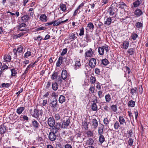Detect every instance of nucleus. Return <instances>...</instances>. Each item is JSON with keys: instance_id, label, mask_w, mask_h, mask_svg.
<instances>
[{"instance_id": "48", "label": "nucleus", "mask_w": 148, "mask_h": 148, "mask_svg": "<svg viewBox=\"0 0 148 148\" xmlns=\"http://www.w3.org/2000/svg\"><path fill=\"white\" fill-rule=\"evenodd\" d=\"M57 73L55 72L52 74V75L51 76V77L52 79H57Z\"/></svg>"}, {"instance_id": "23", "label": "nucleus", "mask_w": 148, "mask_h": 148, "mask_svg": "<svg viewBox=\"0 0 148 148\" xmlns=\"http://www.w3.org/2000/svg\"><path fill=\"white\" fill-rule=\"evenodd\" d=\"M120 123L118 121H116L114 124V129L115 130H118L120 127Z\"/></svg>"}, {"instance_id": "47", "label": "nucleus", "mask_w": 148, "mask_h": 148, "mask_svg": "<svg viewBox=\"0 0 148 148\" xmlns=\"http://www.w3.org/2000/svg\"><path fill=\"white\" fill-rule=\"evenodd\" d=\"M31 53L30 51H27V52L25 53L24 55V57L26 58H27L28 57L31 56Z\"/></svg>"}, {"instance_id": "10", "label": "nucleus", "mask_w": 148, "mask_h": 148, "mask_svg": "<svg viewBox=\"0 0 148 148\" xmlns=\"http://www.w3.org/2000/svg\"><path fill=\"white\" fill-rule=\"evenodd\" d=\"M91 124L92 127L94 129H96L98 125V121L95 119H93L91 121Z\"/></svg>"}, {"instance_id": "27", "label": "nucleus", "mask_w": 148, "mask_h": 148, "mask_svg": "<svg viewBox=\"0 0 148 148\" xmlns=\"http://www.w3.org/2000/svg\"><path fill=\"white\" fill-rule=\"evenodd\" d=\"M91 109L94 111H97L98 110L97 105L96 103L94 102L91 105Z\"/></svg>"}, {"instance_id": "43", "label": "nucleus", "mask_w": 148, "mask_h": 148, "mask_svg": "<svg viewBox=\"0 0 148 148\" xmlns=\"http://www.w3.org/2000/svg\"><path fill=\"white\" fill-rule=\"evenodd\" d=\"M102 62L103 64L104 65H107L108 64H109V61L108 60L106 59H103L102 60Z\"/></svg>"}, {"instance_id": "29", "label": "nucleus", "mask_w": 148, "mask_h": 148, "mask_svg": "<svg viewBox=\"0 0 148 148\" xmlns=\"http://www.w3.org/2000/svg\"><path fill=\"white\" fill-rule=\"evenodd\" d=\"M99 140L101 144L103 143L105 141V138L103 135H99Z\"/></svg>"}, {"instance_id": "39", "label": "nucleus", "mask_w": 148, "mask_h": 148, "mask_svg": "<svg viewBox=\"0 0 148 148\" xmlns=\"http://www.w3.org/2000/svg\"><path fill=\"white\" fill-rule=\"evenodd\" d=\"M87 27H88L89 29H90L93 30L94 27L92 23L89 22L87 24Z\"/></svg>"}, {"instance_id": "64", "label": "nucleus", "mask_w": 148, "mask_h": 148, "mask_svg": "<svg viewBox=\"0 0 148 148\" xmlns=\"http://www.w3.org/2000/svg\"><path fill=\"white\" fill-rule=\"evenodd\" d=\"M34 40H38L40 41L42 39V37L41 36H39L37 37L34 38Z\"/></svg>"}, {"instance_id": "1", "label": "nucleus", "mask_w": 148, "mask_h": 148, "mask_svg": "<svg viewBox=\"0 0 148 148\" xmlns=\"http://www.w3.org/2000/svg\"><path fill=\"white\" fill-rule=\"evenodd\" d=\"M125 117L123 116H120L119 117V122L120 125H123L125 124L126 126H128L130 124V120L126 121L125 120Z\"/></svg>"}, {"instance_id": "13", "label": "nucleus", "mask_w": 148, "mask_h": 148, "mask_svg": "<svg viewBox=\"0 0 148 148\" xmlns=\"http://www.w3.org/2000/svg\"><path fill=\"white\" fill-rule=\"evenodd\" d=\"M75 136L77 138L78 142L82 141L84 140V138L81 133H77Z\"/></svg>"}, {"instance_id": "53", "label": "nucleus", "mask_w": 148, "mask_h": 148, "mask_svg": "<svg viewBox=\"0 0 148 148\" xmlns=\"http://www.w3.org/2000/svg\"><path fill=\"white\" fill-rule=\"evenodd\" d=\"M143 24L139 22H137L136 24V26L138 28H140L142 27Z\"/></svg>"}, {"instance_id": "37", "label": "nucleus", "mask_w": 148, "mask_h": 148, "mask_svg": "<svg viewBox=\"0 0 148 148\" xmlns=\"http://www.w3.org/2000/svg\"><path fill=\"white\" fill-rule=\"evenodd\" d=\"M135 105V102L132 101V100H131L128 103V106L131 107H133Z\"/></svg>"}, {"instance_id": "44", "label": "nucleus", "mask_w": 148, "mask_h": 148, "mask_svg": "<svg viewBox=\"0 0 148 148\" xmlns=\"http://www.w3.org/2000/svg\"><path fill=\"white\" fill-rule=\"evenodd\" d=\"M96 82V78L94 76H91L90 77V83L93 84L95 83Z\"/></svg>"}, {"instance_id": "26", "label": "nucleus", "mask_w": 148, "mask_h": 148, "mask_svg": "<svg viewBox=\"0 0 148 148\" xmlns=\"http://www.w3.org/2000/svg\"><path fill=\"white\" fill-rule=\"evenodd\" d=\"M29 17L27 15H25L22 16L21 18L22 21L23 22H26L29 20Z\"/></svg>"}, {"instance_id": "32", "label": "nucleus", "mask_w": 148, "mask_h": 148, "mask_svg": "<svg viewBox=\"0 0 148 148\" xmlns=\"http://www.w3.org/2000/svg\"><path fill=\"white\" fill-rule=\"evenodd\" d=\"M108 12L110 16L113 15L115 13L114 9L111 8H109L108 9Z\"/></svg>"}, {"instance_id": "40", "label": "nucleus", "mask_w": 148, "mask_h": 148, "mask_svg": "<svg viewBox=\"0 0 148 148\" xmlns=\"http://www.w3.org/2000/svg\"><path fill=\"white\" fill-rule=\"evenodd\" d=\"M110 121L107 118H106L104 119L103 120V123L106 125L107 126L110 123Z\"/></svg>"}, {"instance_id": "8", "label": "nucleus", "mask_w": 148, "mask_h": 148, "mask_svg": "<svg viewBox=\"0 0 148 148\" xmlns=\"http://www.w3.org/2000/svg\"><path fill=\"white\" fill-rule=\"evenodd\" d=\"M31 114L33 117L36 118L38 117V110L37 109H34L33 111L30 110Z\"/></svg>"}, {"instance_id": "24", "label": "nucleus", "mask_w": 148, "mask_h": 148, "mask_svg": "<svg viewBox=\"0 0 148 148\" xmlns=\"http://www.w3.org/2000/svg\"><path fill=\"white\" fill-rule=\"evenodd\" d=\"M60 9L63 12H65L66 10V5L62 3H61L60 5Z\"/></svg>"}, {"instance_id": "9", "label": "nucleus", "mask_w": 148, "mask_h": 148, "mask_svg": "<svg viewBox=\"0 0 148 148\" xmlns=\"http://www.w3.org/2000/svg\"><path fill=\"white\" fill-rule=\"evenodd\" d=\"M93 54V52L91 48L88 50L85 53V56L86 58L90 57Z\"/></svg>"}, {"instance_id": "36", "label": "nucleus", "mask_w": 148, "mask_h": 148, "mask_svg": "<svg viewBox=\"0 0 148 148\" xmlns=\"http://www.w3.org/2000/svg\"><path fill=\"white\" fill-rule=\"evenodd\" d=\"M135 49L134 48H130L127 51L128 53L130 55L134 54L135 52Z\"/></svg>"}, {"instance_id": "46", "label": "nucleus", "mask_w": 148, "mask_h": 148, "mask_svg": "<svg viewBox=\"0 0 148 148\" xmlns=\"http://www.w3.org/2000/svg\"><path fill=\"white\" fill-rule=\"evenodd\" d=\"M112 110L115 112L117 110V107L116 105H112L111 107Z\"/></svg>"}, {"instance_id": "6", "label": "nucleus", "mask_w": 148, "mask_h": 148, "mask_svg": "<svg viewBox=\"0 0 148 148\" xmlns=\"http://www.w3.org/2000/svg\"><path fill=\"white\" fill-rule=\"evenodd\" d=\"M61 77L62 79L66 81L67 80L68 76L67 75V73L65 70H63L61 73Z\"/></svg>"}, {"instance_id": "51", "label": "nucleus", "mask_w": 148, "mask_h": 148, "mask_svg": "<svg viewBox=\"0 0 148 148\" xmlns=\"http://www.w3.org/2000/svg\"><path fill=\"white\" fill-rule=\"evenodd\" d=\"M8 68V66L6 64L3 65L2 67H1V70L4 71L5 69H7Z\"/></svg>"}, {"instance_id": "57", "label": "nucleus", "mask_w": 148, "mask_h": 148, "mask_svg": "<svg viewBox=\"0 0 148 148\" xmlns=\"http://www.w3.org/2000/svg\"><path fill=\"white\" fill-rule=\"evenodd\" d=\"M98 94L99 97L100 98H102L103 96V92L101 91H98Z\"/></svg>"}, {"instance_id": "19", "label": "nucleus", "mask_w": 148, "mask_h": 148, "mask_svg": "<svg viewBox=\"0 0 148 148\" xmlns=\"http://www.w3.org/2000/svg\"><path fill=\"white\" fill-rule=\"evenodd\" d=\"M112 17H109L107 18L106 21H105L104 24L107 26L110 25L112 21Z\"/></svg>"}, {"instance_id": "31", "label": "nucleus", "mask_w": 148, "mask_h": 148, "mask_svg": "<svg viewBox=\"0 0 148 148\" xmlns=\"http://www.w3.org/2000/svg\"><path fill=\"white\" fill-rule=\"evenodd\" d=\"M104 49L103 47H99L98 48V51L100 55H103L104 54Z\"/></svg>"}, {"instance_id": "28", "label": "nucleus", "mask_w": 148, "mask_h": 148, "mask_svg": "<svg viewBox=\"0 0 148 148\" xmlns=\"http://www.w3.org/2000/svg\"><path fill=\"white\" fill-rule=\"evenodd\" d=\"M65 101V97L62 95H60L59 98V103H62L64 102Z\"/></svg>"}, {"instance_id": "38", "label": "nucleus", "mask_w": 148, "mask_h": 148, "mask_svg": "<svg viewBox=\"0 0 148 148\" xmlns=\"http://www.w3.org/2000/svg\"><path fill=\"white\" fill-rule=\"evenodd\" d=\"M60 19H58L57 20H55L53 21V26H58L60 24H61L60 21Z\"/></svg>"}, {"instance_id": "7", "label": "nucleus", "mask_w": 148, "mask_h": 148, "mask_svg": "<svg viewBox=\"0 0 148 148\" xmlns=\"http://www.w3.org/2000/svg\"><path fill=\"white\" fill-rule=\"evenodd\" d=\"M48 123L51 127L54 126L55 123L54 119L52 117H49L48 120Z\"/></svg>"}, {"instance_id": "61", "label": "nucleus", "mask_w": 148, "mask_h": 148, "mask_svg": "<svg viewBox=\"0 0 148 148\" xmlns=\"http://www.w3.org/2000/svg\"><path fill=\"white\" fill-rule=\"evenodd\" d=\"M67 48H65V49H64L62 51V52L61 53V55L62 56H64V55L65 54H66L67 52Z\"/></svg>"}, {"instance_id": "18", "label": "nucleus", "mask_w": 148, "mask_h": 148, "mask_svg": "<svg viewBox=\"0 0 148 148\" xmlns=\"http://www.w3.org/2000/svg\"><path fill=\"white\" fill-rule=\"evenodd\" d=\"M143 13L142 11L140 9H137L134 12V14L137 17L140 16Z\"/></svg>"}, {"instance_id": "52", "label": "nucleus", "mask_w": 148, "mask_h": 148, "mask_svg": "<svg viewBox=\"0 0 148 148\" xmlns=\"http://www.w3.org/2000/svg\"><path fill=\"white\" fill-rule=\"evenodd\" d=\"M42 102L40 103V105L42 106H45L47 103V99L42 100Z\"/></svg>"}, {"instance_id": "3", "label": "nucleus", "mask_w": 148, "mask_h": 148, "mask_svg": "<svg viewBox=\"0 0 148 148\" xmlns=\"http://www.w3.org/2000/svg\"><path fill=\"white\" fill-rule=\"evenodd\" d=\"M24 47V46L23 45H21L18 46L17 49L15 48L13 49L14 55L16 56V57L17 53H22L23 51Z\"/></svg>"}, {"instance_id": "15", "label": "nucleus", "mask_w": 148, "mask_h": 148, "mask_svg": "<svg viewBox=\"0 0 148 148\" xmlns=\"http://www.w3.org/2000/svg\"><path fill=\"white\" fill-rule=\"evenodd\" d=\"M40 20L42 22H46L47 21L48 18L45 14H41L40 17Z\"/></svg>"}, {"instance_id": "59", "label": "nucleus", "mask_w": 148, "mask_h": 148, "mask_svg": "<svg viewBox=\"0 0 148 148\" xmlns=\"http://www.w3.org/2000/svg\"><path fill=\"white\" fill-rule=\"evenodd\" d=\"M133 139L132 138H130L128 141L129 145L130 146H132L133 145Z\"/></svg>"}, {"instance_id": "33", "label": "nucleus", "mask_w": 148, "mask_h": 148, "mask_svg": "<svg viewBox=\"0 0 148 148\" xmlns=\"http://www.w3.org/2000/svg\"><path fill=\"white\" fill-rule=\"evenodd\" d=\"M105 98L106 102H109L111 100L110 95L108 94L105 96Z\"/></svg>"}, {"instance_id": "14", "label": "nucleus", "mask_w": 148, "mask_h": 148, "mask_svg": "<svg viewBox=\"0 0 148 148\" xmlns=\"http://www.w3.org/2000/svg\"><path fill=\"white\" fill-rule=\"evenodd\" d=\"M70 123V120L69 119L67 120L66 121H64L62 123V127L64 128H66L69 125Z\"/></svg>"}, {"instance_id": "11", "label": "nucleus", "mask_w": 148, "mask_h": 148, "mask_svg": "<svg viewBox=\"0 0 148 148\" xmlns=\"http://www.w3.org/2000/svg\"><path fill=\"white\" fill-rule=\"evenodd\" d=\"M32 125L34 128L36 130L40 126L38 122L34 119L32 120Z\"/></svg>"}, {"instance_id": "60", "label": "nucleus", "mask_w": 148, "mask_h": 148, "mask_svg": "<svg viewBox=\"0 0 148 148\" xmlns=\"http://www.w3.org/2000/svg\"><path fill=\"white\" fill-rule=\"evenodd\" d=\"M95 73L97 74V75H100V70L97 68H96L95 69Z\"/></svg>"}, {"instance_id": "2", "label": "nucleus", "mask_w": 148, "mask_h": 148, "mask_svg": "<svg viewBox=\"0 0 148 148\" xmlns=\"http://www.w3.org/2000/svg\"><path fill=\"white\" fill-rule=\"evenodd\" d=\"M49 105L54 111H56L58 109V101L56 98H54L50 103Z\"/></svg>"}, {"instance_id": "22", "label": "nucleus", "mask_w": 148, "mask_h": 148, "mask_svg": "<svg viewBox=\"0 0 148 148\" xmlns=\"http://www.w3.org/2000/svg\"><path fill=\"white\" fill-rule=\"evenodd\" d=\"M63 59V58L62 57L60 56L56 64L57 67H59L62 63Z\"/></svg>"}, {"instance_id": "49", "label": "nucleus", "mask_w": 148, "mask_h": 148, "mask_svg": "<svg viewBox=\"0 0 148 148\" xmlns=\"http://www.w3.org/2000/svg\"><path fill=\"white\" fill-rule=\"evenodd\" d=\"M1 86L2 88H8L10 86V84L8 83L6 84L3 83L1 84Z\"/></svg>"}, {"instance_id": "58", "label": "nucleus", "mask_w": 148, "mask_h": 148, "mask_svg": "<svg viewBox=\"0 0 148 148\" xmlns=\"http://www.w3.org/2000/svg\"><path fill=\"white\" fill-rule=\"evenodd\" d=\"M84 29L83 27H82L80 29V32L79 34V35L82 36L84 35Z\"/></svg>"}, {"instance_id": "35", "label": "nucleus", "mask_w": 148, "mask_h": 148, "mask_svg": "<svg viewBox=\"0 0 148 148\" xmlns=\"http://www.w3.org/2000/svg\"><path fill=\"white\" fill-rule=\"evenodd\" d=\"M94 143V141L92 138H90L87 141L86 143L88 145H92Z\"/></svg>"}, {"instance_id": "41", "label": "nucleus", "mask_w": 148, "mask_h": 148, "mask_svg": "<svg viewBox=\"0 0 148 148\" xmlns=\"http://www.w3.org/2000/svg\"><path fill=\"white\" fill-rule=\"evenodd\" d=\"M54 117L56 120H59L61 119L60 114L58 113L55 114Z\"/></svg>"}, {"instance_id": "56", "label": "nucleus", "mask_w": 148, "mask_h": 148, "mask_svg": "<svg viewBox=\"0 0 148 148\" xmlns=\"http://www.w3.org/2000/svg\"><path fill=\"white\" fill-rule=\"evenodd\" d=\"M38 117L39 116L40 118H41L43 114V111L42 110H38Z\"/></svg>"}, {"instance_id": "42", "label": "nucleus", "mask_w": 148, "mask_h": 148, "mask_svg": "<svg viewBox=\"0 0 148 148\" xmlns=\"http://www.w3.org/2000/svg\"><path fill=\"white\" fill-rule=\"evenodd\" d=\"M11 71L12 73L11 76H16L17 73L14 69H11Z\"/></svg>"}, {"instance_id": "55", "label": "nucleus", "mask_w": 148, "mask_h": 148, "mask_svg": "<svg viewBox=\"0 0 148 148\" xmlns=\"http://www.w3.org/2000/svg\"><path fill=\"white\" fill-rule=\"evenodd\" d=\"M137 90V88H136L135 87L134 88L131 89V94L133 95L134 93H135Z\"/></svg>"}, {"instance_id": "5", "label": "nucleus", "mask_w": 148, "mask_h": 148, "mask_svg": "<svg viewBox=\"0 0 148 148\" xmlns=\"http://www.w3.org/2000/svg\"><path fill=\"white\" fill-rule=\"evenodd\" d=\"M96 63V59L94 58H92L90 60L88 64L91 68H94L95 66Z\"/></svg>"}, {"instance_id": "16", "label": "nucleus", "mask_w": 148, "mask_h": 148, "mask_svg": "<svg viewBox=\"0 0 148 148\" xmlns=\"http://www.w3.org/2000/svg\"><path fill=\"white\" fill-rule=\"evenodd\" d=\"M81 65L80 63V62L79 60H76L75 61V63L74 66V69L76 70L79 68H80Z\"/></svg>"}, {"instance_id": "45", "label": "nucleus", "mask_w": 148, "mask_h": 148, "mask_svg": "<svg viewBox=\"0 0 148 148\" xmlns=\"http://www.w3.org/2000/svg\"><path fill=\"white\" fill-rule=\"evenodd\" d=\"M54 127L56 129L58 130L60 128L61 124L59 123H56Z\"/></svg>"}, {"instance_id": "34", "label": "nucleus", "mask_w": 148, "mask_h": 148, "mask_svg": "<svg viewBox=\"0 0 148 148\" xmlns=\"http://www.w3.org/2000/svg\"><path fill=\"white\" fill-rule=\"evenodd\" d=\"M140 4V2L139 0H137L133 3V6L134 8L138 7Z\"/></svg>"}, {"instance_id": "50", "label": "nucleus", "mask_w": 148, "mask_h": 148, "mask_svg": "<svg viewBox=\"0 0 148 148\" xmlns=\"http://www.w3.org/2000/svg\"><path fill=\"white\" fill-rule=\"evenodd\" d=\"M104 126H103V128L102 129L99 128L98 130V133L99 135H102L103 133V129L104 128Z\"/></svg>"}, {"instance_id": "62", "label": "nucleus", "mask_w": 148, "mask_h": 148, "mask_svg": "<svg viewBox=\"0 0 148 148\" xmlns=\"http://www.w3.org/2000/svg\"><path fill=\"white\" fill-rule=\"evenodd\" d=\"M58 92H53L51 96L52 97H55L54 98H56L58 97Z\"/></svg>"}, {"instance_id": "4", "label": "nucleus", "mask_w": 148, "mask_h": 148, "mask_svg": "<svg viewBox=\"0 0 148 148\" xmlns=\"http://www.w3.org/2000/svg\"><path fill=\"white\" fill-rule=\"evenodd\" d=\"M8 127L4 123L0 126V133L3 134L7 131Z\"/></svg>"}, {"instance_id": "25", "label": "nucleus", "mask_w": 148, "mask_h": 148, "mask_svg": "<svg viewBox=\"0 0 148 148\" xmlns=\"http://www.w3.org/2000/svg\"><path fill=\"white\" fill-rule=\"evenodd\" d=\"M129 42L127 41H125L123 42L122 48L126 49L128 48L129 45Z\"/></svg>"}, {"instance_id": "20", "label": "nucleus", "mask_w": 148, "mask_h": 148, "mask_svg": "<svg viewBox=\"0 0 148 148\" xmlns=\"http://www.w3.org/2000/svg\"><path fill=\"white\" fill-rule=\"evenodd\" d=\"M11 53H10V54H11ZM10 53L9 54L7 55H5L4 56V61L3 62H9L10 61L11 59V56L10 54Z\"/></svg>"}, {"instance_id": "17", "label": "nucleus", "mask_w": 148, "mask_h": 148, "mask_svg": "<svg viewBox=\"0 0 148 148\" xmlns=\"http://www.w3.org/2000/svg\"><path fill=\"white\" fill-rule=\"evenodd\" d=\"M77 34L76 35L74 33L70 34L69 36V39L71 40V41H73L77 38Z\"/></svg>"}, {"instance_id": "30", "label": "nucleus", "mask_w": 148, "mask_h": 148, "mask_svg": "<svg viewBox=\"0 0 148 148\" xmlns=\"http://www.w3.org/2000/svg\"><path fill=\"white\" fill-rule=\"evenodd\" d=\"M58 84L55 82L52 84V88L54 90H56L58 88Z\"/></svg>"}, {"instance_id": "54", "label": "nucleus", "mask_w": 148, "mask_h": 148, "mask_svg": "<svg viewBox=\"0 0 148 148\" xmlns=\"http://www.w3.org/2000/svg\"><path fill=\"white\" fill-rule=\"evenodd\" d=\"M138 35L136 34H132L131 36L132 38L134 40H135L137 37H138Z\"/></svg>"}, {"instance_id": "21", "label": "nucleus", "mask_w": 148, "mask_h": 148, "mask_svg": "<svg viewBox=\"0 0 148 148\" xmlns=\"http://www.w3.org/2000/svg\"><path fill=\"white\" fill-rule=\"evenodd\" d=\"M25 108L24 107H18L16 109V112L17 113L19 114H21L22 112L24 110H25Z\"/></svg>"}, {"instance_id": "12", "label": "nucleus", "mask_w": 148, "mask_h": 148, "mask_svg": "<svg viewBox=\"0 0 148 148\" xmlns=\"http://www.w3.org/2000/svg\"><path fill=\"white\" fill-rule=\"evenodd\" d=\"M49 137L51 140L53 141L56 139V136L53 132H51L49 133Z\"/></svg>"}, {"instance_id": "63", "label": "nucleus", "mask_w": 148, "mask_h": 148, "mask_svg": "<svg viewBox=\"0 0 148 148\" xmlns=\"http://www.w3.org/2000/svg\"><path fill=\"white\" fill-rule=\"evenodd\" d=\"M26 26V24L24 23L20 24L18 26V28H21L22 27H25Z\"/></svg>"}]
</instances>
